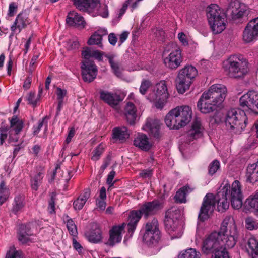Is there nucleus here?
<instances>
[{"mask_svg":"<svg viewBox=\"0 0 258 258\" xmlns=\"http://www.w3.org/2000/svg\"><path fill=\"white\" fill-rule=\"evenodd\" d=\"M163 208L162 202L154 200L151 202H145L140 208L141 212L146 218L150 216L156 214Z\"/></svg>","mask_w":258,"mask_h":258,"instance_id":"obj_19","label":"nucleus"},{"mask_svg":"<svg viewBox=\"0 0 258 258\" xmlns=\"http://www.w3.org/2000/svg\"><path fill=\"white\" fill-rule=\"evenodd\" d=\"M226 249L224 248L220 251H218V253L214 255H212L211 258H229L228 252Z\"/></svg>","mask_w":258,"mask_h":258,"instance_id":"obj_56","label":"nucleus"},{"mask_svg":"<svg viewBox=\"0 0 258 258\" xmlns=\"http://www.w3.org/2000/svg\"><path fill=\"white\" fill-rule=\"evenodd\" d=\"M9 190L6 187L5 182L4 181H2L0 184V196L9 198Z\"/></svg>","mask_w":258,"mask_h":258,"instance_id":"obj_55","label":"nucleus"},{"mask_svg":"<svg viewBox=\"0 0 258 258\" xmlns=\"http://www.w3.org/2000/svg\"><path fill=\"white\" fill-rule=\"evenodd\" d=\"M248 8L244 4L237 0L230 2L227 9L226 14L233 20H237L248 14Z\"/></svg>","mask_w":258,"mask_h":258,"instance_id":"obj_15","label":"nucleus"},{"mask_svg":"<svg viewBox=\"0 0 258 258\" xmlns=\"http://www.w3.org/2000/svg\"><path fill=\"white\" fill-rule=\"evenodd\" d=\"M30 23L31 20L29 18V12L27 10L22 11L17 16L14 24L11 26L12 33L11 36H14L17 29H18V33H20L22 29Z\"/></svg>","mask_w":258,"mask_h":258,"instance_id":"obj_20","label":"nucleus"},{"mask_svg":"<svg viewBox=\"0 0 258 258\" xmlns=\"http://www.w3.org/2000/svg\"><path fill=\"white\" fill-rule=\"evenodd\" d=\"M223 188L227 189L226 195L230 200L232 207L235 209L240 208L242 205V194L239 181L235 180L231 186L227 184Z\"/></svg>","mask_w":258,"mask_h":258,"instance_id":"obj_12","label":"nucleus"},{"mask_svg":"<svg viewBox=\"0 0 258 258\" xmlns=\"http://www.w3.org/2000/svg\"><path fill=\"white\" fill-rule=\"evenodd\" d=\"M66 23L70 26L84 28L85 22L84 18L75 11L70 12L66 18Z\"/></svg>","mask_w":258,"mask_h":258,"instance_id":"obj_26","label":"nucleus"},{"mask_svg":"<svg viewBox=\"0 0 258 258\" xmlns=\"http://www.w3.org/2000/svg\"><path fill=\"white\" fill-rule=\"evenodd\" d=\"M245 227L249 230L257 229L258 222L252 217H248L245 219Z\"/></svg>","mask_w":258,"mask_h":258,"instance_id":"obj_46","label":"nucleus"},{"mask_svg":"<svg viewBox=\"0 0 258 258\" xmlns=\"http://www.w3.org/2000/svg\"><path fill=\"white\" fill-rule=\"evenodd\" d=\"M192 115V111L189 106H177L166 115L165 122L171 129H179L191 121Z\"/></svg>","mask_w":258,"mask_h":258,"instance_id":"obj_5","label":"nucleus"},{"mask_svg":"<svg viewBox=\"0 0 258 258\" xmlns=\"http://www.w3.org/2000/svg\"><path fill=\"white\" fill-rule=\"evenodd\" d=\"M93 13H95L104 18H106L108 15L107 6L105 4H101L99 2V5L94 9Z\"/></svg>","mask_w":258,"mask_h":258,"instance_id":"obj_44","label":"nucleus"},{"mask_svg":"<svg viewBox=\"0 0 258 258\" xmlns=\"http://www.w3.org/2000/svg\"><path fill=\"white\" fill-rule=\"evenodd\" d=\"M17 5L15 3H12L10 4L9 7L8 15L12 17L14 15V13L16 12Z\"/></svg>","mask_w":258,"mask_h":258,"instance_id":"obj_61","label":"nucleus"},{"mask_svg":"<svg viewBox=\"0 0 258 258\" xmlns=\"http://www.w3.org/2000/svg\"><path fill=\"white\" fill-rule=\"evenodd\" d=\"M197 74V69L191 65L186 66L180 70L176 79L178 92L183 94L188 90Z\"/></svg>","mask_w":258,"mask_h":258,"instance_id":"obj_9","label":"nucleus"},{"mask_svg":"<svg viewBox=\"0 0 258 258\" xmlns=\"http://www.w3.org/2000/svg\"><path fill=\"white\" fill-rule=\"evenodd\" d=\"M106 33V30L95 32L88 40V44L90 45L95 44L97 45L99 47L102 48V36L105 35Z\"/></svg>","mask_w":258,"mask_h":258,"instance_id":"obj_35","label":"nucleus"},{"mask_svg":"<svg viewBox=\"0 0 258 258\" xmlns=\"http://www.w3.org/2000/svg\"><path fill=\"white\" fill-rule=\"evenodd\" d=\"M125 224L113 226L109 232V238L106 244L109 246H113L116 243L121 242L122 239L121 233L124 228Z\"/></svg>","mask_w":258,"mask_h":258,"instance_id":"obj_22","label":"nucleus"},{"mask_svg":"<svg viewBox=\"0 0 258 258\" xmlns=\"http://www.w3.org/2000/svg\"><path fill=\"white\" fill-rule=\"evenodd\" d=\"M105 56L108 59L111 68L114 74L117 77H121V72L119 63L118 62L115 61L114 60L115 55L113 54H106Z\"/></svg>","mask_w":258,"mask_h":258,"instance_id":"obj_39","label":"nucleus"},{"mask_svg":"<svg viewBox=\"0 0 258 258\" xmlns=\"http://www.w3.org/2000/svg\"><path fill=\"white\" fill-rule=\"evenodd\" d=\"M6 258H24L22 252L20 250H16L15 249H11L7 253Z\"/></svg>","mask_w":258,"mask_h":258,"instance_id":"obj_50","label":"nucleus"},{"mask_svg":"<svg viewBox=\"0 0 258 258\" xmlns=\"http://www.w3.org/2000/svg\"><path fill=\"white\" fill-rule=\"evenodd\" d=\"M99 94L100 99L111 107L116 106L120 101V97L116 93L101 90Z\"/></svg>","mask_w":258,"mask_h":258,"instance_id":"obj_24","label":"nucleus"},{"mask_svg":"<svg viewBox=\"0 0 258 258\" xmlns=\"http://www.w3.org/2000/svg\"><path fill=\"white\" fill-rule=\"evenodd\" d=\"M79 44L77 41L70 42L68 46V49L69 50H75L79 48Z\"/></svg>","mask_w":258,"mask_h":258,"instance_id":"obj_62","label":"nucleus"},{"mask_svg":"<svg viewBox=\"0 0 258 258\" xmlns=\"http://www.w3.org/2000/svg\"><path fill=\"white\" fill-rule=\"evenodd\" d=\"M90 191L89 189L84 190L73 203L74 208L75 210H81L90 197Z\"/></svg>","mask_w":258,"mask_h":258,"instance_id":"obj_36","label":"nucleus"},{"mask_svg":"<svg viewBox=\"0 0 258 258\" xmlns=\"http://www.w3.org/2000/svg\"><path fill=\"white\" fill-rule=\"evenodd\" d=\"M108 41L110 44H111L113 46H114L116 44L117 38L114 33H110L108 35Z\"/></svg>","mask_w":258,"mask_h":258,"instance_id":"obj_64","label":"nucleus"},{"mask_svg":"<svg viewBox=\"0 0 258 258\" xmlns=\"http://www.w3.org/2000/svg\"><path fill=\"white\" fill-rule=\"evenodd\" d=\"M48 119L47 116L44 117L41 120H39L38 125L37 126H34L33 134L36 135L39 133L43 125L45 124L47 126V122L45 120Z\"/></svg>","mask_w":258,"mask_h":258,"instance_id":"obj_52","label":"nucleus"},{"mask_svg":"<svg viewBox=\"0 0 258 258\" xmlns=\"http://www.w3.org/2000/svg\"><path fill=\"white\" fill-rule=\"evenodd\" d=\"M245 110L241 109H231L225 117L226 126L235 133H240L246 126L247 117Z\"/></svg>","mask_w":258,"mask_h":258,"instance_id":"obj_8","label":"nucleus"},{"mask_svg":"<svg viewBox=\"0 0 258 258\" xmlns=\"http://www.w3.org/2000/svg\"><path fill=\"white\" fill-rule=\"evenodd\" d=\"M178 38L180 41L184 45H187L188 44L186 39V36L183 32H180L178 34Z\"/></svg>","mask_w":258,"mask_h":258,"instance_id":"obj_63","label":"nucleus"},{"mask_svg":"<svg viewBox=\"0 0 258 258\" xmlns=\"http://www.w3.org/2000/svg\"><path fill=\"white\" fill-rule=\"evenodd\" d=\"M201 254L195 248H190L181 252L178 258H201Z\"/></svg>","mask_w":258,"mask_h":258,"instance_id":"obj_42","label":"nucleus"},{"mask_svg":"<svg viewBox=\"0 0 258 258\" xmlns=\"http://www.w3.org/2000/svg\"><path fill=\"white\" fill-rule=\"evenodd\" d=\"M44 172L43 170L38 172L31 179V186L33 190H37L39 186L42 183L43 178Z\"/></svg>","mask_w":258,"mask_h":258,"instance_id":"obj_41","label":"nucleus"},{"mask_svg":"<svg viewBox=\"0 0 258 258\" xmlns=\"http://www.w3.org/2000/svg\"><path fill=\"white\" fill-rule=\"evenodd\" d=\"M143 235L144 242L149 247L156 246L161 241V234L159 229V223L156 218L148 222L145 227Z\"/></svg>","mask_w":258,"mask_h":258,"instance_id":"obj_11","label":"nucleus"},{"mask_svg":"<svg viewBox=\"0 0 258 258\" xmlns=\"http://www.w3.org/2000/svg\"><path fill=\"white\" fill-rule=\"evenodd\" d=\"M245 176L247 182L253 184L258 183V161L248 165Z\"/></svg>","mask_w":258,"mask_h":258,"instance_id":"obj_25","label":"nucleus"},{"mask_svg":"<svg viewBox=\"0 0 258 258\" xmlns=\"http://www.w3.org/2000/svg\"><path fill=\"white\" fill-rule=\"evenodd\" d=\"M226 93L227 89L224 85L216 84L212 85L199 99L197 103L198 109L204 114L213 112L223 102Z\"/></svg>","mask_w":258,"mask_h":258,"instance_id":"obj_3","label":"nucleus"},{"mask_svg":"<svg viewBox=\"0 0 258 258\" xmlns=\"http://www.w3.org/2000/svg\"><path fill=\"white\" fill-rule=\"evenodd\" d=\"M147 98L151 102H155L157 101H163L161 96L159 95V94H158L157 92L155 93L154 91L152 92H151L148 95Z\"/></svg>","mask_w":258,"mask_h":258,"instance_id":"obj_54","label":"nucleus"},{"mask_svg":"<svg viewBox=\"0 0 258 258\" xmlns=\"http://www.w3.org/2000/svg\"><path fill=\"white\" fill-rule=\"evenodd\" d=\"M226 93L227 89L224 85L216 84L212 85L199 99L197 103L198 109L204 114L213 112L223 102Z\"/></svg>","mask_w":258,"mask_h":258,"instance_id":"obj_2","label":"nucleus"},{"mask_svg":"<svg viewBox=\"0 0 258 258\" xmlns=\"http://www.w3.org/2000/svg\"><path fill=\"white\" fill-rule=\"evenodd\" d=\"M134 144L136 147H138L142 150L148 151L152 146L151 144L149 141L148 137L143 134H139L134 141Z\"/></svg>","mask_w":258,"mask_h":258,"instance_id":"obj_32","label":"nucleus"},{"mask_svg":"<svg viewBox=\"0 0 258 258\" xmlns=\"http://www.w3.org/2000/svg\"><path fill=\"white\" fill-rule=\"evenodd\" d=\"M142 213L140 210L132 211L130 213L128 223L127 225L128 232L132 234L136 229L137 223L141 218Z\"/></svg>","mask_w":258,"mask_h":258,"instance_id":"obj_28","label":"nucleus"},{"mask_svg":"<svg viewBox=\"0 0 258 258\" xmlns=\"http://www.w3.org/2000/svg\"><path fill=\"white\" fill-rule=\"evenodd\" d=\"M226 75L234 78H243L248 73V62L241 55H232L223 62Z\"/></svg>","mask_w":258,"mask_h":258,"instance_id":"obj_6","label":"nucleus"},{"mask_svg":"<svg viewBox=\"0 0 258 258\" xmlns=\"http://www.w3.org/2000/svg\"><path fill=\"white\" fill-rule=\"evenodd\" d=\"M42 89H39V94L36 96L35 93L30 92L27 98V100L29 102V104L33 105V107H35L37 105L38 101L39 100L41 93Z\"/></svg>","mask_w":258,"mask_h":258,"instance_id":"obj_45","label":"nucleus"},{"mask_svg":"<svg viewBox=\"0 0 258 258\" xmlns=\"http://www.w3.org/2000/svg\"><path fill=\"white\" fill-rule=\"evenodd\" d=\"M172 48L170 53L164 58L165 66L171 70H176L183 61L181 49L172 43L168 46Z\"/></svg>","mask_w":258,"mask_h":258,"instance_id":"obj_14","label":"nucleus"},{"mask_svg":"<svg viewBox=\"0 0 258 258\" xmlns=\"http://www.w3.org/2000/svg\"><path fill=\"white\" fill-rule=\"evenodd\" d=\"M238 232L235 220L231 216L223 220L219 232H214L203 241L202 251L206 254L214 255L224 248H231L235 245Z\"/></svg>","mask_w":258,"mask_h":258,"instance_id":"obj_1","label":"nucleus"},{"mask_svg":"<svg viewBox=\"0 0 258 258\" xmlns=\"http://www.w3.org/2000/svg\"><path fill=\"white\" fill-rule=\"evenodd\" d=\"M155 90L162 98V101L167 100L169 96L166 82L164 80L161 81L156 85Z\"/></svg>","mask_w":258,"mask_h":258,"instance_id":"obj_38","label":"nucleus"},{"mask_svg":"<svg viewBox=\"0 0 258 258\" xmlns=\"http://www.w3.org/2000/svg\"><path fill=\"white\" fill-rule=\"evenodd\" d=\"M151 86V83L150 81L144 79L141 82L140 88V92L142 95L145 94Z\"/></svg>","mask_w":258,"mask_h":258,"instance_id":"obj_51","label":"nucleus"},{"mask_svg":"<svg viewBox=\"0 0 258 258\" xmlns=\"http://www.w3.org/2000/svg\"><path fill=\"white\" fill-rule=\"evenodd\" d=\"M144 128L156 139H159L162 136L160 132V123L158 120H147Z\"/></svg>","mask_w":258,"mask_h":258,"instance_id":"obj_23","label":"nucleus"},{"mask_svg":"<svg viewBox=\"0 0 258 258\" xmlns=\"http://www.w3.org/2000/svg\"><path fill=\"white\" fill-rule=\"evenodd\" d=\"M227 191V189L222 188L215 197L212 194H208L205 196L198 215L200 221L204 222L209 218L210 213L214 210L216 202L219 211L223 212L228 208L229 202L226 195Z\"/></svg>","mask_w":258,"mask_h":258,"instance_id":"obj_4","label":"nucleus"},{"mask_svg":"<svg viewBox=\"0 0 258 258\" xmlns=\"http://www.w3.org/2000/svg\"><path fill=\"white\" fill-rule=\"evenodd\" d=\"M103 148L101 145L98 146L92 152V160L94 161L98 160L103 152Z\"/></svg>","mask_w":258,"mask_h":258,"instance_id":"obj_49","label":"nucleus"},{"mask_svg":"<svg viewBox=\"0 0 258 258\" xmlns=\"http://www.w3.org/2000/svg\"><path fill=\"white\" fill-rule=\"evenodd\" d=\"M92 49L90 48H86L82 52V55L85 59V60H89L91 57Z\"/></svg>","mask_w":258,"mask_h":258,"instance_id":"obj_60","label":"nucleus"},{"mask_svg":"<svg viewBox=\"0 0 258 258\" xmlns=\"http://www.w3.org/2000/svg\"><path fill=\"white\" fill-rule=\"evenodd\" d=\"M246 249L252 258H258V241L254 237L249 238Z\"/></svg>","mask_w":258,"mask_h":258,"instance_id":"obj_34","label":"nucleus"},{"mask_svg":"<svg viewBox=\"0 0 258 258\" xmlns=\"http://www.w3.org/2000/svg\"><path fill=\"white\" fill-rule=\"evenodd\" d=\"M180 216L181 211L177 207H172L166 212L165 226L172 239L180 236V233L179 232L178 230V219Z\"/></svg>","mask_w":258,"mask_h":258,"instance_id":"obj_10","label":"nucleus"},{"mask_svg":"<svg viewBox=\"0 0 258 258\" xmlns=\"http://www.w3.org/2000/svg\"><path fill=\"white\" fill-rule=\"evenodd\" d=\"M152 170L150 169H144L142 170L139 175L143 178H150L152 175Z\"/></svg>","mask_w":258,"mask_h":258,"instance_id":"obj_57","label":"nucleus"},{"mask_svg":"<svg viewBox=\"0 0 258 258\" xmlns=\"http://www.w3.org/2000/svg\"><path fill=\"white\" fill-rule=\"evenodd\" d=\"M64 220L66 222L67 227L70 234L73 236H76L77 234V227L73 220L69 218V216L66 215V219L64 218Z\"/></svg>","mask_w":258,"mask_h":258,"instance_id":"obj_43","label":"nucleus"},{"mask_svg":"<svg viewBox=\"0 0 258 258\" xmlns=\"http://www.w3.org/2000/svg\"><path fill=\"white\" fill-rule=\"evenodd\" d=\"M67 94V91L61 89L60 88H57L56 90V94L58 100L63 101V98Z\"/></svg>","mask_w":258,"mask_h":258,"instance_id":"obj_58","label":"nucleus"},{"mask_svg":"<svg viewBox=\"0 0 258 258\" xmlns=\"http://www.w3.org/2000/svg\"><path fill=\"white\" fill-rule=\"evenodd\" d=\"M8 128L7 127H0V145H3L8 137Z\"/></svg>","mask_w":258,"mask_h":258,"instance_id":"obj_53","label":"nucleus"},{"mask_svg":"<svg viewBox=\"0 0 258 258\" xmlns=\"http://www.w3.org/2000/svg\"><path fill=\"white\" fill-rule=\"evenodd\" d=\"M25 197L20 195L17 196L14 199L12 212L15 214L17 213L25 206Z\"/></svg>","mask_w":258,"mask_h":258,"instance_id":"obj_40","label":"nucleus"},{"mask_svg":"<svg viewBox=\"0 0 258 258\" xmlns=\"http://www.w3.org/2000/svg\"><path fill=\"white\" fill-rule=\"evenodd\" d=\"M10 126L8 132L9 142L16 143L19 138V134L24 127V121L16 115L10 119Z\"/></svg>","mask_w":258,"mask_h":258,"instance_id":"obj_16","label":"nucleus"},{"mask_svg":"<svg viewBox=\"0 0 258 258\" xmlns=\"http://www.w3.org/2000/svg\"><path fill=\"white\" fill-rule=\"evenodd\" d=\"M207 16L214 33H220L225 29V14L217 5L213 4L207 8Z\"/></svg>","mask_w":258,"mask_h":258,"instance_id":"obj_7","label":"nucleus"},{"mask_svg":"<svg viewBox=\"0 0 258 258\" xmlns=\"http://www.w3.org/2000/svg\"><path fill=\"white\" fill-rule=\"evenodd\" d=\"M86 236L90 242L94 243L100 242L102 239V232L98 224L93 223L92 229L86 233Z\"/></svg>","mask_w":258,"mask_h":258,"instance_id":"obj_29","label":"nucleus"},{"mask_svg":"<svg viewBox=\"0 0 258 258\" xmlns=\"http://www.w3.org/2000/svg\"><path fill=\"white\" fill-rule=\"evenodd\" d=\"M81 69L82 79L84 82H91L96 77L97 68L94 61L84 60L81 63Z\"/></svg>","mask_w":258,"mask_h":258,"instance_id":"obj_18","label":"nucleus"},{"mask_svg":"<svg viewBox=\"0 0 258 258\" xmlns=\"http://www.w3.org/2000/svg\"><path fill=\"white\" fill-rule=\"evenodd\" d=\"M239 104L245 111L258 114V92L254 90L248 91L240 97Z\"/></svg>","mask_w":258,"mask_h":258,"instance_id":"obj_13","label":"nucleus"},{"mask_svg":"<svg viewBox=\"0 0 258 258\" xmlns=\"http://www.w3.org/2000/svg\"><path fill=\"white\" fill-rule=\"evenodd\" d=\"M195 187L189 185H186L180 188L175 196V201L179 203H184L186 202V197L193 192Z\"/></svg>","mask_w":258,"mask_h":258,"instance_id":"obj_33","label":"nucleus"},{"mask_svg":"<svg viewBox=\"0 0 258 258\" xmlns=\"http://www.w3.org/2000/svg\"><path fill=\"white\" fill-rule=\"evenodd\" d=\"M124 114L127 122L130 125H134L137 119V109L132 102L126 103L124 108Z\"/></svg>","mask_w":258,"mask_h":258,"instance_id":"obj_27","label":"nucleus"},{"mask_svg":"<svg viewBox=\"0 0 258 258\" xmlns=\"http://www.w3.org/2000/svg\"><path fill=\"white\" fill-rule=\"evenodd\" d=\"M258 38V17L250 21L242 34V40L245 43H250Z\"/></svg>","mask_w":258,"mask_h":258,"instance_id":"obj_17","label":"nucleus"},{"mask_svg":"<svg viewBox=\"0 0 258 258\" xmlns=\"http://www.w3.org/2000/svg\"><path fill=\"white\" fill-rule=\"evenodd\" d=\"M220 162L217 160H214L209 165L208 174L210 175L214 174L220 168Z\"/></svg>","mask_w":258,"mask_h":258,"instance_id":"obj_47","label":"nucleus"},{"mask_svg":"<svg viewBox=\"0 0 258 258\" xmlns=\"http://www.w3.org/2000/svg\"><path fill=\"white\" fill-rule=\"evenodd\" d=\"M73 5L80 11L88 14L93 13L94 9L99 5V0H72Z\"/></svg>","mask_w":258,"mask_h":258,"instance_id":"obj_21","label":"nucleus"},{"mask_svg":"<svg viewBox=\"0 0 258 258\" xmlns=\"http://www.w3.org/2000/svg\"><path fill=\"white\" fill-rule=\"evenodd\" d=\"M245 203L251 208L258 211V199H257L254 195L252 197L247 199Z\"/></svg>","mask_w":258,"mask_h":258,"instance_id":"obj_48","label":"nucleus"},{"mask_svg":"<svg viewBox=\"0 0 258 258\" xmlns=\"http://www.w3.org/2000/svg\"><path fill=\"white\" fill-rule=\"evenodd\" d=\"M126 127H115L112 130V139L116 140L124 141L128 137Z\"/></svg>","mask_w":258,"mask_h":258,"instance_id":"obj_37","label":"nucleus"},{"mask_svg":"<svg viewBox=\"0 0 258 258\" xmlns=\"http://www.w3.org/2000/svg\"><path fill=\"white\" fill-rule=\"evenodd\" d=\"M39 57V53L34 54L31 60L30 63V69L32 70V71L34 70L36 68V63L37 62V60H38Z\"/></svg>","mask_w":258,"mask_h":258,"instance_id":"obj_59","label":"nucleus"},{"mask_svg":"<svg viewBox=\"0 0 258 258\" xmlns=\"http://www.w3.org/2000/svg\"><path fill=\"white\" fill-rule=\"evenodd\" d=\"M29 225L22 224L20 226L18 232V240L22 244H27L31 242L29 236L32 235Z\"/></svg>","mask_w":258,"mask_h":258,"instance_id":"obj_31","label":"nucleus"},{"mask_svg":"<svg viewBox=\"0 0 258 258\" xmlns=\"http://www.w3.org/2000/svg\"><path fill=\"white\" fill-rule=\"evenodd\" d=\"M203 127L202 126L201 120L196 118L192 123L191 128L188 132L190 140L196 139L202 136Z\"/></svg>","mask_w":258,"mask_h":258,"instance_id":"obj_30","label":"nucleus"}]
</instances>
